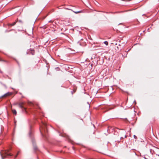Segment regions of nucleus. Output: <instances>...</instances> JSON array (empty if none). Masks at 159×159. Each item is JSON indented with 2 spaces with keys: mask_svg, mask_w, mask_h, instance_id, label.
<instances>
[{
  "mask_svg": "<svg viewBox=\"0 0 159 159\" xmlns=\"http://www.w3.org/2000/svg\"><path fill=\"white\" fill-rule=\"evenodd\" d=\"M1 61L4 62H6V61L4 60H1Z\"/></svg>",
  "mask_w": 159,
  "mask_h": 159,
  "instance_id": "4468645a",
  "label": "nucleus"
},
{
  "mask_svg": "<svg viewBox=\"0 0 159 159\" xmlns=\"http://www.w3.org/2000/svg\"><path fill=\"white\" fill-rule=\"evenodd\" d=\"M40 132H41V134H42V131H41V129H40Z\"/></svg>",
  "mask_w": 159,
  "mask_h": 159,
  "instance_id": "6ab92c4d",
  "label": "nucleus"
},
{
  "mask_svg": "<svg viewBox=\"0 0 159 159\" xmlns=\"http://www.w3.org/2000/svg\"><path fill=\"white\" fill-rule=\"evenodd\" d=\"M34 150H36L37 149V148L36 146H34Z\"/></svg>",
  "mask_w": 159,
  "mask_h": 159,
  "instance_id": "6e6552de",
  "label": "nucleus"
},
{
  "mask_svg": "<svg viewBox=\"0 0 159 159\" xmlns=\"http://www.w3.org/2000/svg\"><path fill=\"white\" fill-rule=\"evenodd\" d=\"M123 133H124V134H125V131H123ZM126 136L125 135V137H124V138H125L126 137Z\"/></svg>",
  "mask_w": 159,
  "mask_h": 159,
  "instance_id": "1a4fd4ad",
  "label": "nucleus"
},
{
  "mask_svg": "<svg viewBox=\"0 0 159 159\" xmlns=\"http://www.w3.org/2000/svg\"><path fill=\"white\" fill-rule=\"evenodd\" d=\"M12 111L14 114L15 115H16L17 112L15 110L13 109L12 110Z\"/></svg>",
  "mask_w": 159,
  "mask_h": 159,
  "instance_id": "20e7f679",
  "label": "nucleus"
},
{
  "mask_svg": "<svg viewBox=\"0 0 159 159\" xmlns=\"http://www.w3.org/2000/svg\"><path fill=\"white\" fill-rule=\"evenodd\" d=\"M31 132L30 131V132H29V135H30V136H31Z\"/></svg>",
  "mask_w": 159,
  "mask_h": 159,
  "instance_id": "f8f14e48",
  "label": "nucleus"
},
{
  "mask_svg": "<svg viewBox=\"0 0 159 159\" xmlns=\"http://www.w3.org/2000/svg\"><path fill=\"white\" fill-rule=\"evenodd\" d=\"M18 154V153L17 154V155H16V156H15V158H16V157H17V154Z\"/></svg>",
  "mask_w": 159,
  "mask_h": 159,
  "instance_id": "f3484780",
  "label": "nucleus"
},
{
  "mask_svg": "<svg viewBox=\"0 0 159 159\" xmlns=\"http://www.w3.org/2000/svg\"><path fill=\"white\" fill-rule=\"evenodd\" d=\"M52 20H49V22H52Z\"/></svg>",
  "mask_w": 159,
  "mask_h": 159,
  "instance_id": "ddd939ff",
  "label": "nucleus"
},
{
  "mask_svg": "<svg viewBox=\"0 0 159 159\" xmlns=\"http://www.w3.org/2000/svg\"><path fill=\"white\" fill-rule=\"evenodd\" d=\"M11 94V93L8 92L7 93L5 94H4L3 96V97H6L10 95Z\"/></svg>",
  "mask_w": 159,
  "mask_h": 159,
  "instance_id": "7ed1b4c3",
  "label": "nucleus"
},
{
  "mask_svg": "<svg viewBox=\"0 0 159 159\" xmlns=\"http://www.w3.org/2000/svg\"><path fill=\"white\" fill-rule=\"evenodd\" d=\"M124 138L123 137H120V139H123Z\"/></svg>",
  "mask_w": 159,
  "mask_h": 159,
  "instance_id": "dca6fc26",
  "label": "nucleus"
},
{
  "mask_svg": "<svg viewBox=\"0 0 159 159\" xmlns=\"http://www.w3.org/2000/svg\"><path fill=\"white\" fill-rule=\"evenodd\" d=\"M16 24V22H14L12 24H10V25L11 26H13Z\"/></svg>",
  "mask_w": 159,
  "mask_h": 159,
  "instance_id": "0eeeda50",
  "label": "nucleus"
},
{
  "mask_svg": "<svg viewBox=\"0 0 159 159\" xmlns=\"http://www.w3.org/2000/svg\"><path fill=\"white\" fill-rule=\"evenodd\" d=\"M19 107L21 108H22L23 107V106L21 104H20L19 105Z\"/></svg>",
  "mask_w": 159,
  "mask_h": 159,
  "instance_id": "9d476101",
  "label": "nucleus"
},
{
  "mask_svg": "<svg viewBox=\"0 0 159 159\" xmlns=\"http://www.w3.org/2000/svg\"><path fill=\"white\" fill-rule=\"evenodd\" d=\"M46 125L45 123H43V125L40 126V128L42 129H44L45 131V127H46Z\"/></svg>",
  "mask_w": 159,
  "mask_h": 159,
  "instance_id": "f03ea898",
  "label": "nucleus"
},
{
  "mask_svg": "<svg viewBox=\"0 0 159 159\" xmlns=\"http://www.w3.org/2000/svg\"><path fill=\"white\" fill-rule=\"evenodd\" d=\"M75 13H76V14H78V13H81L82 12V11H73Z\"/></svg>",
  "mask_w": 159,
  "mask_h": 159,
  "instance_id": "39448f33",
  "label": "nucleus"
},
{
  "mask_svg": "<svg viewBox=\"0 0 159 159\" xmlns=\"http://www.w3.org/2000/svg\"><path fill=\"white\" fill-rule=\"evenodd\" d=\"M104 43L106 45V46H107L108 45V42L107 41H105V42H104Z\"/></svg>",
  "mask_w": 159,
  "mask_h": 159,
  "instance_id": "423d86ee",
  "label": "nucleus"
},
{
  "mask_svg": "<svg viewBox=\"0 0 159 159\" xmlns=\"http://www.w3.org/2000/svg\"><path fill=\"white\" fill-rule=\"evenodd\" d=\"M144 158H145V159H147V158H146L145 157H144Z\"/></svg>",
  "mask_w": 159,
  "mask_h": 159,
  "instance_id": "a211bd4d",
  "label": "nucleus"
},
{
  "mask_svg": "<svg viewBox=\"0 0 159 159\" xmlns=\"http://www.w3.org/2000/svg\"><path fill=\"white\" fill-rule=\"evenodd\" d=\"M32 143L34 144V140H32Z\"/></svg>",
  "mask_w": 159,
  "mask_h": 159,
  "instance_id": "2eb2a0df",
  "label": "nucleus"
},
{
  "mask_svg": "<svg viewBox=\"0 0 159 159\" xmlns=\"http://www.w3.org/2000/svg\"><path fill=\"white\" fill-rule=\"evenodd\" d=\"M7 152L6 151H3L1 152L0 154L2 157V159H4L6 158L7 156H11L12 155L11 154H8Z\"/></svg>",
  "mask_w": 159,
  "mask_h": 159,
  "instance_id": "f257e3e1",
  "label": "nucleus"
},
{
  "mask_svg": "<svg viewBox=\"0 0 159 159\" xmlns=\"http://www.w3.org/2000/svg\"><path fill=\"white\" fill-rule=\"evenodd\" d=\"M134 138L135 139H137V137L135 135H134Z\"/></svg>",
  "mask_w": 159,
  "mask_h": 159,
  "instance_id": "9b49d317",
  "label": "nucleus"
}]
</instances>
